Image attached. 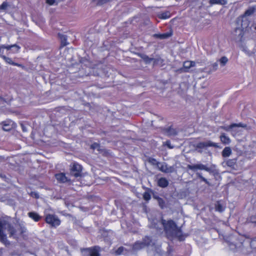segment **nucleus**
I'll return each mask as SVG.
<instances>
[{"mask_svg": "<svg viewBox=\"0 0 256 256\" xmlns=\"http://www.w3.org/2000/svg\"><path fill=\"white\" fill-rule=\"evenodd\" d=\"M10 218L0 220V241L6 245L9 244L6 236L4 234V230H7L10 234V237L18 238L25 232L24 227L20 225H16L14 227L11 226L10 222Z\"/></svg>", "mask_w": 256, "mask_h": 256, "instance_id": "nucleus-1", "label": "nucleus"}, {"mask_svg": "<svg viewBox=\"0 0 256 256\" xmlns=\"http://www.w3.org/2000/svg\"><path fill=\"white\" fill-rule=\"evenodd\" d=\"M149 221L150 222V227L158 228V224H160L164 227L168 235L172 236H178L180 229L176 226V224L172 220H170L166 222L165 220H162L161 222H158L156 219L151 220L149 218Z\"/></svg>", "mask_w": 256, "mask_h": 256, "instance_id": "nucleus-2", "label": "nucleus"}, {"mask_svg": "<svg viewBox=\"0 0 256 256\" xmlns=\"http://www.w3.org/2000/svg\"><path fill=\"white\" fill-rule=\"evenodd\" d=\"M0 48L4 51V50H6L8 52L7 54H15L18 52L20 47L16 44L12 45H0Z\"/></svg>", "mask_w": 256, "mask_h": 256, "instance_id": "nucleus-3", "label": "nucleus"}, {"mask_svg": "<svg viewBox=\"0 0 256 256\" xmlns=\"http://www.w3.org/2000/svg\"><path fill=\"white\" fill-rule=\"evenodd\" d=\"M212 146L214 148H218V145L216 143L213 142L211 141H206L201 142L197 144L196 149L199 152H202V150L206 148L207 147Z\"/></svg>", "mask_w": 256, "mask_h": 256, "instance_id": "nucleus-4", "label": "nucleus"}, {"mask_svg": "<svg viewBox=\"0 0 256 256\" xmlns=\"http://www.w3.org/2000/svg\"><path fill=\"white\" fill-rule=\"evenodd\" d=\"M46 222L52 226H56L60 224V221L55 215L48 214L46 217Z\"/></svg>", "mask_w": 256, "mask_h": 256, "instance_id": "nucleus-5", "label": "nucleus"}, {"mask_svg": "<svg viewBox=\"0 0 256 256\" xmlns=\"http://www.w3.org/2000/svg\"><path fill=\"white\" fill-rule=\"evenodd\" d=\"M150 240L149 237H146L143 242H138L135 243L134 246V249L135 250H139L144 248L146 246L150 244Z\"/></svg>", "mask_w": 256, "mask_h": 256, "instance_id": "nucleus-6", "label": "nucleus"}, {"mask_svg": "<svg viewBox=\"0 0 256 256\" xmlns=\"http://www.w3.org/2000/svg\"><path fill=\"white\" fill-rule=\"evenodd\" d=\"M158 167L160 171L166 173H171L174 171L173 167L168 166L167 164L164 162L158 164Z\"/></svg>", "mask_w": 256, "mask_h": 256, "instance_id": "nucleus-7", "label": "nucleus"}, {"mask_svg": "<svg viewBox=\"0 0 256 256\" xmlns=\"http://www.w3.org/2000/svg\"><path fill=\"white\" fill-rule=\"evenodd\" d=\"M4 51L0 48V57H1L5 61L6 63L18 66H21V64L14 62L11 58L5 56L4 55Z\"/></svg>", "mask_w": 256, "mask_h": 256, "instance_id": "nucleus-8", "label": "nucleus"}, {"mask_svg": "<svg viewBox=\"0 0 256 256\" xmlns=\"http://www.w3.org/2000/svg\"><path fill=\"white\" fill-rule=\"evenodd\" d=\"M195 66V62L192 61H186L184 62L183 68H180L178 71L180 72H187L190 68L194 66Z\"/></svg>", "mask_w": 256, "mask_h": 256, "instance_id": "nucleus-9", "label": "nucleus"}, {"mask_svg": "<svg viewBox=\"0 0 256 256\" xmlns=\"http://www.w3.org/2000/svg\"><path fill=\"white\" fill-rule=\"evenodd\" d=\"M188 168L190 170H204L206 171H208L209 168L205 165L202 164H196L194 165H188Z\"/></svg>", "mask_w": 256, "mask_h": 256, "instance_id": "nucleus-10", "label": "nucleus"}, {"mask_svg": "<svg viewBox=\"0 0 256 256\" xmlns=\"http://www.w3.org/2000/svg\"><path fill=\"white\" fill-rule=\"evenodd\" d=\"M82 170V168L80 164H74L72 168V170L73 172L74 175L76 177L80 176Z\"/></svg>", "mask_w": 256, "mask_h": 256, "instance_id": "nucleus-11", "label": "nucleus"}, {"mask_svg": "<svg viewBox=\"0 0 256 256\" xmlns=\"http://www.w3.org/2000/svg\"><path fill=\"white\" fill-rule=\"evenodd\" d=\"M236 164V160L234 159L228 160H224L222 163V165L223 167L228 166L231 168H234Z\"/></svg>", "mask_w": 256, "mask_h": 256, "instance_id": "nucleus-12", "label": "nucleus"}, {"mask_svg": "<svg viewBox=\"0 0 256 256\" xmlns=\"http://www.w3.org/2000/svg\"><path fill=\"white\" fill-rule=\"evenodd\" d=\"M142 58L144 60L146 63H150L152 62H154V64H158V63L159 61H160V62L162 61V60L160 58H158V60L154 59L152 58H150L147 56L144 55V54H142Z\"/></svg>", "mask_w": 256, "mask_h": 256, "instance_id": "nucleus-13", "label": "nucleus"}, {"mask_svg": "<svg viewBox=\"0 0 256 256\" xmlns=\"http://www.w3.org/2000/svg\"><path fill=\"white\" fill-rule=\"evenodd\" d=\"M221 142L224 144H228L230 143L231 140L225 134L222 133L220 136Z\"/></svg>", "mask_w": 256, "mask_h": 256, "instance_id": "nucleus-14", "label": "nucleus"}, {"mask_svg": "<svg viewBox=\"0 0 256 256\" xmlns=\"http://www.w3.org/2000/svg\"><path fill=\"white\" fill-rule=\"evenodd\" d=\"M55 176L57 180L60 182H66L68 180L67 178L63 173L56 174Z\"/></svg>", "mask_w": 256, "mask_h": 256, "instance_id": "nucleus-15", "label": "nucleus"}, {"mask_svg": "<svg viewBox=\"0 0 256 256\" xmlns=\"http://www.w3.org/2000/svg\"><path fill=\"white\" fill-rule=\"evenodd\" d=\"M232 125H234V128H236V136H238L242 134V128H244L246 127V125L243 124L241 123L238 124H234Z\"/></svg>", "mask_w": 256, "mask_h": 256, "instance_id": "nucleus-16", "label": "nucleus"}, {"mask_svg": "<svg viewBox=\"0 0 256 256\" xmlns=\"http://www.w3.org/2000/svg\"><path fill=\"white\" fill-rule=\"evenodd\" d=\"M157 16L160 19L166 20L170 17V13L169 11H165L158 12Z\"/></svg>", "mask_w": 256, "mask_h": 256, "instance_id": "nucleus-17", "label": "nucleus"}, {"mask_svg": "<svg viewBox=\"0 0 256 256\" xmlns=\"http://www.w3.org/2000/svg\"><path fill=\"white\" fill-rule=\"evenodd\" d=\"M234 125H232V124L229 126H224V127H222V128H224V130H225L226 131L230 132L232 134L233 136H235L236 134V128H234Z\"/></svg>", "mask_w": 256, "mask_h": 256, "instance_id": "nucleus-18", "label": "nucleus"}, {"mask_svg": "<svg viewBox=\"0 0 256 256\" xmlns=\"http://www.w3.org/2000/svg\"><path fill=\"white\" fill-rule=\"evenodd\" d=\"M232 153V150L230 147H226L222 152L223 157L226 158L230 156Z\"/></svg>", "mask_w": 256, "mask_h": 256, "instance_id": "nucleus-19", "label": "nucleus"}, {"mask_svg": "<svg viewBox=\"0 0 256 256\" xmlns=\"http://www.w3.org/2000/svg\"><path fill=\"white\" fill-rule=\"evenodd\" d=\"M30 218L34 220L36 222H38L40 218V216L36 212H30L28 214Z\"/></svg>", "mask_w": 256, "mask_h": 256, "instance_id": "nucleus-20", "label": "nucleus"}, {"mask_svg": "<svg viewBox=\"0 0 256 256\" xmlns=\"http://www.w3.org/2000/svg\"><path fill=\"white\" fill-rule=\"evenodd\" d=\"M158 185L162 188H165L168 185V181L165 178H160L158 180Z\"/></svg>", "mask_w": 256, "mask_h": 256, "instance_id": "nucleus-21", "label": "nucleus"}, {"mask_svg": "<svg viewBox=\"0 0 256 256\" xmlns=\"http://www.w3.org/2000/svg\"><path fill=\"white\" fill-rule=\"evenodd\" d=\"M90 256H99L98 248L95 247L92 249L88 250Z\"/></svg>", "mask_w": 256, "mask_h": 256, "instance_id": "nucleus-22", "label": "nucleus"}, {"mask_svg": "<svg viewBox=\"0 0 256 256\" xmlns=\"http://www.w3.org/2000/svg\"><path fill=\"white\" fill-rule=\"evenodd\" d=\"M218 62H220V66H224L227 64L228 59L226 56H222Z\"/></svg>", "mask_w": 256, "mask_h": 256, "instance_id": "nucleus-23", "label": "nucleus"}, {"mask_svg": "<svg viewBox=\"0 0 256 256\" xmlns=\"http://www.w3.org/2000/svg\"><path fill=\"white\" fill-rule=\"evenodd\" d=\"M168 136H174L176 134L177 131L176 130L172 128H170L166 132Z\"/></svg>", "mask_w": 256, "mask_h": 256, "instance_id": "nucleus-24", "label": "nucleus"}, {"mask_svg": "<svg viewBox=\"0 0 256 256\" xmlns=\"http://www.w3.org/2000/svg\"><path fill=\"white\" fill-rule=\"evenodd\" d=\"M216 209L217 211L222 212L224 210V207L219 202L216 204Z\"/></svg>", "mask_w": 256, "mask_h": 256, "instance_id": "nucleus-25", "label": "nucleus"}, {"mask_svg": "<svg viewBox=\"0 0 256 256\" xmlns=\"http://www.w3.org/2000/svg\"><path fill=\"white\" fill-rule=\"evenodd\" d=\"M10 6V5L6 2H4L0 6V10H6Z\"/></svg>", "mask_w": 256, "mask_h": 256, "instance_id": "nucleus-26", "label": "nucleus"}, {"mask_svg": "<svg viewBox=\"0 0 256 256\" xmlns=\"http://www.w3.org/2000/svg\"><path fill=\"white\" fill-rule=\"evenodd\" d=\"M170 36V34H168V33L164 34H158L157 35V36L159 38H161V39H164V38H168Z\"/></svg>", "mask_w": 256, "mask_h": 256, "instance_id": "nucleus-27", "label": "nucleus"}, {"mask_svg": "<svg viewBox=\"0 0 256 256\" xmlns=\"http://www.w3.org/2000/svg\"><path fill=\"white\" fill-rule=\"evenodd\" d=\"M94 2L97 4H102L104 3H105L110 0H92Z\"/></svg>", "mask_w": 256, "mask_h": 256, "instance_id": "nucleus-28", "label": "nucleus"}, {"mask_svg": "<svg viewBox=\"0 0 256 256\" xmlns=\"http://www.w3.org/2000/svg\"><path fill=\"white\" fill-rule=\"evenodd\" d=\"M144 198L146 200H148L150 199V194L148 193V192H144Z\"/></svg>", "mask_w": 256, "mask_h": 256, "instance_id": "nucleus-29", "label": "nucleus"}, {"mask_svg": "<svg viewBox=\"0 0 256 256\" xmlns=\"http://www.w3.org/2000/svg\"><path fill=\"white\" fill-rule=\"evenodd\" d=\"M254 12V9L253 8H250L248 10L245 12V15L246 16H250L251 14H252Z\"/></svg>", "mask_w": 256, "mask_h": 256, "instance_id": "nucleus-30", "label": "nucleus"}, {"mask_svg": "<svg viewBox=\"0 0 256 256\" xmlns=\"http://www.w3.org/2000/svg\"><path fill=\"white\" fill-rule=\"evenodd\" d=\"M218 62H216L212 64V70L215 71L218 68Z\"/></svg>", "mask_w": 256, "mask_h": 256, "instance_id": "nucleus-31", "label": "nucleus"}, {"mask_svg": "<svg viewBox=\"0 0 256 256\" xmlns=\"http://www.w3.org/2000/svg\"><path fill=\"white\" fill-rule=\"evenodd\" d=\"M235 32L238 33V36L240 38H241L242 36V30L240 28H236L235 30Z\"/></svg>", "mask_w": 256, "mask_h": 256, "instance_id": "nucleus-32", "label": "nucleus"}, {"mask_svg": "<svg viewBox=\"0 0 256 256\" xmlns=\"http://www.w3.org/2000/svg\"><path fill=\"white\" fill-rule=\"evenodd\" d=\"M123 250H124V248L122 247H120L116 251V254L117 255H119V254H122V251H123Z\"/></svg>", "mask_w": 256, "mask_h": 256, "instance_id": "nucleus-33", "label": "nucleus"}, {"mask_svg": "<svg viewBox=\"0 0 256 256\" xmlns=\"http://www.w3.org/2000/svg\"><path fill=\"white\" fill-rule=\"evenodd\" d=\"M164 145L170 148H172L174 146H172L170 141H166L164 144Z\"/></svg>", "mask_w": 256, "mask_h": 256, "instance_id": "nucleus-34", "label": "nucleus"}, {"mask_svg": "<svg viewBox=\"0 0 256 256\" xmlns=\"http://www.w3.org/2000/svg\"><path fill=\"white\" fill-rule=\"evenodd\" d=\"M91 148L92 149H98V150L99 148H100V146H99L98 144L96 143H94V144H92L91 146Z\"/></svg>", "mask_w": 256, "mask_h": 256, "instance_id": "nucleus-35", "label": "nucleus"}, {"mask_svg": "<svg viewBox=\"0 0 256 256\" xmlns=\"http://www.w3.org/2000/svg\"><path fill=\"white\" fill-rule=\"evenodd\" d=\"M150 162L152 164H156L158 166V162L155 159L150 158L149 160Z\"/></svg>", "mask_w": 256, "mask_h": 256, "instance_id": "nucleus-36", "label": "nucleus"}, {"mask_svg": "<svg viewBox=\"0 0 256 256\" xmlns=\"http://www.w3.org/2000/svg\"><path fill=\"white\" fill-rule=\"evenodd\" d=\"M4 103H5V102L4 100L2 98H0V107H2L4 106Z\"/></svg>", "mask_w": 256, "mask_h": 256, "instance_id": "nucleus-37", "label": "nucleus"}, {"mask_svg": "<svg viewBox=\"0 0 256 256\" xmlns=\"http://www.w3.org/2000/svg\"><path fill=\"white\" fill-rule=\"evenodd\" d=\"M46 3L50 5H52L55 2V0H46Z\"/></svg>", "mask_w": 256, "mask_h": 256, "instance_id": "nucleus-38", "label": "nucleus"}, {"mask_svg": "<svg viewBox=\"0 0 256 256\" xmlns=\"http://www.w3.org/2000/svg\"><path fill=\"white\" fill-rule=\"evenodd\" d=\"M158 202H159V204L160 206L162 208H164V202L163 200H162V199H159L158 200Z\"/></svg>", "mask_w": 256, "mask_h": 256, "instance_id": "nucleus-39", "label": "nucleus"}, {"mask_svg": "<svg viewBox=\"0 0 256 256\" xmlns=\"http://www.w3.org/2000/svg\"><path fill=\"white\" fill-rule=\"evenodd\" d=\"M31 196L33 197H35L36 198H38L39 197L38 194L34 192H32Z\"/></svg>", "mask_w": 256, "mask_h": 256, "instance_id": "nucleus-40", "label": "nucleus"}, {"mask_svg": "<svg viewBox=\"0 0 256 256\" xmlns=\"http://www.w3.org/2000/svg\"><path fill=\"white\" fill-rule=\"evenodd\" d=\"M198 174L203 181L206 182V180L205 178L200 176V174Z\"/></svg>", "mask_w": 256, "mask_h": 256, "instance_id": "nucleus-41", "label": "nucleus"}, {"mask_svg": "<svg viewBox=\"0 0 256 256\" xmlns=\"http://www.w3.org/2000/svg\"><path fill=\"white\" fill-rule=\"evenodd\" d=\"M66 40V38L63 36V40H62V44L64 46L66 45V44L64 42V41Z\"/></svg>", "mask_w": 256, "mask_h": 256, "instance_id": "nucleus-42", "label": "nucleus"}, {"mask_svg": "<svg viewBox=\"0 0 256 256\" xmlns=\"http://www.w3.org/2000/svg\"><path fill=\"white\" fill-rule=\"evenodd\" d=\"M7 126L6 125H4V128H3V129L4 130H8L10 128H8V127H6Z\"/></svg>", "mask_w": 256, "mask_h": 256, "instance_id": "nucleus-43", "label": "nucleus"}, {"mask_svg": "<svg viewBox=\"0 0 256 256\" xmlns=\"http://www.w3.org/2000/svg\"><path fill=\"white\" fill-rule=\"evenodd\" d=\"M255 28L256 29V28Z\"/></svg>", "mask_w": 256, "mask_h": 256, "instance_id": "nucleus-44", "label": "nucleus"}]
</instances>
